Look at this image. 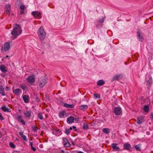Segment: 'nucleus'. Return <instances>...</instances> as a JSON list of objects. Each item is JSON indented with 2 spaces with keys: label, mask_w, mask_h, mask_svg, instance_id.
I'll return each instance as SVG.
<instances>
[{
  "label": "nucleus",
  "mask_w": 153,
  "mask_h": 153,
  "mask_svg": "<svg viewBox=\"0 0 153 153\" xmlns=\"http://www.w3.org/2000/svg\"><path fill=\"white\" fill-rule=\"evenodd\" d=\"M65 114V112L64 111L59 112V117H62V116L64 117Z\"/></svg>",
  "instance_id": "31"
},
{
  "label": "nucleus",
  "mask_w": 153,
  "mask_h": 153,
  "mask_svg": "<svg viewBox=\"0 0 153 153\" xmlns=\"http://www.w3.org/2000/svg\"><path fill=\"white\" fill-rule=\"evenodd\" d=\"M114 112L117 115H121L122 114V110L119 107H115L114 109Z\"/></svg>",
  "instance_id": "4"
},
{
  "label": "nucleus",
  "mask_w": 153,
  "mask_h": 153,
  "mask_svg": "<svg viewBox=\"0 0 153 153\" xmlns=\"http://www.w3.org/2000/svg\"><path fill=\"white\" fill-rule=\"evenodd\" d=\"M88 106L87 105H82L79 106V109L83 111H84L85 110L88 108Z\"/></svg>",
  "instance_id": "22"
},
{
  "label": "nucleus",
  "mask_w": 153,
  "mask_h": 153,
  "mask_svg": "<svg viewBox=\"0 0 153 153\" xmlns=\"http://www.w3.org/2000/svg\"><path fill=\"white\" fill-rule=\"evenodd\" d=\"M5 1H8L9 0H4Z\"/></svg>",
  "instance_id": "61"
},
{
  "label": "nucleus",
  "mask_w": 153,
  "mask_h": 153,
  "mask_svg": "<svg viewBox=\"0 0 153 153\" xmlns=\"http://www.w3.org/2000/svg\"><path fill=\"white\" fill-rule=\"evenodd\" d=\"M20 87L21 88H22L23 90H25L27 88L26 86L24 85L23 84L21 85Z\"/></svg>",
  "instance_id": "40"
},
{
  "label": "nucleus",
  "mask_w": 153,
  "mask_h": 153,
  "mask_svg": "<svg viewBox=\"0 0 153 153\" xmlns=\"http://www.w3.org/2000/svg\"><path fill=\"white\" fill-rule=\"evenodd\" d=\"M71 143H72V144L74 146L75 145V144L76 143L75 142V141L74 142H73V140H72Z\"/></svg>",
  "instance_id": "50"
},
{
  "label": "nucleus",
  "mask_w": 153,
  "mask_h": 153,
  "mask_svg": "<svg viewBox=\"0 0 153 153\" xmlns=\"http://www.w3.org/2000/svg\"><path fill=\"white\" fill-rule=\"evenodd\" d=\"M22 98L25 102L26 103L28 102L29 101V97L28 95H24Z\"/></svg>",
  "instance_id": "19"
},
{
  "label": "nucleus",
  "mask_w": 153,
  "mask_h": 153,
  "mask_svg": "<svg viewBox=\"0 0 153 153\" xmlns=\"http://www.w3.org/2000/svg\"><path fill=\"white\" fill-rule=\"evenodd\" d=\"M31 149L34 152H35L36 150V149L33 146L31 147Z\"/></svg>",
  "instance_id": "47"
},
{
  "label": "nucleus",
  "mask_w": 153,
  "mask_h": 153,
  "mask_svg": "<svg viewBox=\"0 0 153 153\" xmlns=\"http://www.w3.org/2000/svg\"><path fill=\"white\" fill-rule=\"evenodd\" d=\"M73 128V129L74 130L77 131V129L76 128V127L74 126H72Z\"/></svg>",
  "instance_id": "46"
},
{
  "label": "nucleus",
  "mask_w": 153,
  "mask_h": 153,
  "mask_svg": "<svg viewBox=\"0 0 153 153\" xmlns=\"http://www.w3.org/2000/svg\"><path fill=\"white\" fill-rule=\"evenodd\" d=\"M124 149L126 150H129L131 148L130 144L128 143H125L123 146Z\"/></svg>",
  "instance_id": "12"
},
{
  "label": "nucleus",
  "mask_w": 153,
  "mask_h": 153,
  "mask_svg": "<svg viewBox=\"0 0 153 153\" xmlns=\"http://www.w3.org/2000/svg\"><path fill=\"white\" fill-rule=\"evenodd\" d=\"M140 146V144H138V145H135L134 146V147L136 150L137 151H140L141 150L140 148L139 147Z\"/></svg>",
  "instance_id": "32"
},
{
  "label": "nucleus",
  "mask_w": 153,
  "mask_h": 153,
  "mask_svg": "<svg viewBox=\"0 0 153 153\" xmlns=\"http://www.w3.org/2000/svg\"><path fill=\"white\" fill-rule=\"evenodd\" d=\"M37 33L41 40L43 41L45 38L46 34L44 31L43 27L42 26H41L39 29Z\"/></svg>",
  "instance_id": "2"
},
{
  "label": "nucleus",
  "mask_w": 153,
  "mask_h": 153,
  "mask_svg": "<svg viewBox=\"0 0 153 153\" xmlns=\"http://www.w3.org/2000/svg\"><path fill=\"white\" fill-rule=\"evenodd\" d=\"M35 101L37 102H38L40 101L39 99L38 98V97H37L35 98Z\"/></svg>",
  "instance_id": "43"
},
{
  "label": "nucleus",
  "mask_w": 153,
  "mask_h": 153,
  "mask_svg": "<svg viewBox=\"0 0 153 153\" xmlns=\"http://www.w3.org/2000/svg\"><path fill=\"white\" fill-rule=\"evenodd\" d=\"M3 100V101H6L7 100V99L6 98H4Z\"/></svg>",
  "instance_id": "55"
},
{
  "label": "nucleus",
  "mask_w": 153,
  "mask_h": 153,
  "mask_svg": "<svg viewBox=\"0 0 153 153\" xmlns=\"http://www.w3.org/2000/svg\"><path fill=\"white\" fill-rule=\"evenodd\" d=\"M5 11L8 13H9L11 10L10 6L9 4L6 5L5 6Z\"/></svg>",
  "instance_id": "23"
},
{
  "label": "nucleus",
  "mask_w": 153,
  "mask_h": 153,
  "mask_svg": "<svg viewBox=\"0 0 153 153\" xmlns=\"http://www.w3.org/2000/svg\"><path fill=\"white\" fill-rule=\"evenodd\" d=\"M74 118L73 116H71L67 118V122L69 124H71L74 122Z\"/></svg>",
  "instance_id": "15"
},
{
  "label": "nucleus",
  "mask_w": 153,
  "mask_h": 153,
  "mask_svg": "<svg viewBox=\"0 0 153 153\" xmlns=\"http://www.w3.org/2000/svg\"><path fill=\"white\" fill-rule=\"evenodd\" d=\"M76 152V151H75L74 152V153H84L83 152L81 151H79V152Z\"/></svg>",
  "instance_id": "51"
},
{
  "label": "nucleus",
  "mask_w": 153,
  "mask_h": 153,
  "mask_svg": "<svg viewBox=\"0 0 153 153\" xmlns=\"http://www.w3.org/2000/svg\"><path fill=\"white\" fill-rule=\"evenodd\" d=\"M61 152L62 153H65V151H64V150H62L61 151Z\"/></svg>",
  "instance_id": "54"
},
{
  "label": "nucleus",
  "mask_w": 153,
  "mask_h": 153,
  "mask_svg": "<svg viewBox=\"0 0 153 153\" xmlns=\"http://www.w3.org/2000/svg\"><path fill=\"white\" fill-rule=\"evenodd\" d=\"M22 137L25 141H27V137L25 135H23Z\"/></svg>",
  "instance_id": "42"
},
{
  "label": "nucleus",
  "mask_w": 153,
  "mask_h": 153,
  "mask_svg": "<svg viewBox=\"0 0 153 153\" xmlns=\"http://www.w3.org/2000/svg\"><path fill=\"white\" fill-rule=\"evenodd\" d=\"M104 21V19H102L100 20L99 21H97V25H96V27H97V28H99L100 27H101V24H100V25H99V23H102L103 21Z\"/></svg>",
  "instance_id": "24"
},
{
  "label": "nucleus",
  "mask_w": 153,
  "mask_h": 153,
  "mask_svg": "<svg viewBox=\"0 0 153 153\" xmlns=\"http://www.w3.org/2000/svg\"><path fill=\"white\" fill-rule=\"evenodd\" d=\"M25 117L27 118H30L31 117V111H26L24 114Z\"/></svg>",
  "instance_id": "17"
},
{
  "label": "nucleus",
  "mask_w": 153,
  "mask_h": 153,
  "mask_svg": "<svg viewBox=\"0 0 153 153\" xmlns=\"http://www.w3.org/2000/svg\"><path fill=\"white\" fill-rule=\"evenodd\" d=\"M117 143H113L111 144V146L113 150L119 151H120V149L119 147L117 146Z\"/></svg>",
  "instance_id": "14"
},
{
  "label": "nucleus",
  "mask_w": 153,
  "mask_h": 153,
  "mask_svg": "<svg viewBox=\"0 0 153 153\" xmlns=\"http://www.w3.org/2000/svg\"><path fill=\"white\" fill-rule=\"evenodd\" d=\"M19 8L21 10H25V6L23 4L21 5L20 6Z\"/></svg>",
  "instance_id": "41"
},
{
  "label": "nucleus",
  "mask_w": 153,
  "mask_h": 153,
  "mask_svg": "<svg viewBox=\"0 0 153 153\" xmlns=\"http://www.w3.org/2000/svg\"><path fill=\"white\" fill-rule=\"evenodd\" d=\"M30 145L31 146V147H32V146H33V142H30Z\"/></svg>",
  "instance_id": "52"
},
{
  "label": "nucleus",
  "mask_w": 153,
  "mask_h": 153,
  "mask_svg": "<svg viewBox=\"0 0 153 153\" xmlns=\"http://www.w3.org/2000/svg\"><path fill=\"white\" fill-rule=\"evenodd\" d=\"M32 128L33 129V130L35 132H36L38 129V128L37 127H36L34 126H33L32 127Z\"/></svg>",
  "instance_id": "39"
},
{
  "label": "nucleus",
  "mask_w": 153,
  "mask_h": 153,
  "mask_svg": "<svg viewBox=\"0 0 153 153\" xmlns=\"http://www.w3.org/2000/svg\"><path fill=\"white\" fill-rule=\"evenodd\" d=\"M27 80L28 81V83L32 84V83L34 82L35 81L34 79V76H29L27 78Z\"/></svg>",
  "instance_id": "10"
},
{
  "label": "nucleus",
  "mask_w": 153,
  "mask_h": 153,
  "mask_svg": "<svg viewBox=\"0 0 153 153\" xmlns=\"http://www.w3.org/2000/svg\"><path fill=\"white\" fill-rule=\"evenodd\" d=\"M150 118L153 121V113H151Z\"/></svg>",
  "instance_id": "49"
},
{
  "label": "nucleus",
  "mask_w": 153,
  "mask_h": 153,
  "mask_svg": "<svg viewBox=\"0 0 153 153\" xmlns=\"http://www.w3.org/2000/svg\"><path fill=\"white\" fill-rule=\"evenodd\" d=\"M13 92L14 94L16 95H18L22 93L21 90L19 88H16L15 90H13Z\"/></svg>",
  "instance_id": "20"
},
{
  "label": "nucleus",
  "mask_w": 153,
  "mask_h": 153,
  "mask_svg": "<svg viewBox=\"0 0 153 153\" xmlns=\"http://www.w3.org/2000/svg\"><path fill=\"white\" fill-rule=\"evenodd\" d=\"M46 98H47V99L48 100H49V98H48V97H46Z\"/></svg>",
  "instance_id": "59"
},
{
  "label": "nucleus",
  "mask_w": 153,
  "mask_h": 153,
  "mask_svg": "<svg viewBox=\"0 0 153 153\" xmlns=\"http://www.w3.org/2000/svg\"><path fill=\"white\" fill-rule=\"evenodd\" d=\"M143 109L145 112H149V107L148 105H145L143 108Z\"/></svg>",
  "instance_id": "30"
},
{
  "label": "nucleus",
  "mask_w": 153,
  "mask_h": 153,
  "mask_svg": "<svg viewBox=\"0 0 153 153\" xmlns=\"http://www.w3.org/2000/svg\"><path fill=\"white\" fill-rule=\"evenodd\" d=\"M38 117L39 118L40 120H42L43 119V117L41 113H39L38 114Z\"/></svg>",
  "instance_id": "36"
},
{
  "label": "nucleus",
  "mask_w": 153,
  "mask_h": 153,
  "mask_svg": "<svg viewBox=\"0 0 153 153\" xmlns=\"http://www.w3.org/2000/svg\"><path fill=\"white\" fill-rule=\"evenodd\" d=\"M1 109L4 112L7 111L10 112L11 111L10 109L8 108L6 105H3L1 107Z\"/></svg>",
  "instance_id": "18"
},
{
  "label": "nucleus",
  "mask_w": 153,
  "mask_h": 153,
  "mask_svg": "<svg viewBox=\"0 0 153 153\" xmlns=\"http://www.w3.org/2000/svg\"><path fill=\"white\" fill-rule=\"evenodd\" d=\"M144 117L141 116L138 117L137 119V123L138 124H141L144 121Z\"/></svg>",
  "instance_id": "13"
},
{
  "label": "nucleus",
  "mask_w": 153,
  "mask_h": 153,
  "mask_svg": "<svg viewBox=\"0 0 153 153\" xmlns=\"http://www.w3.org/2000/svg\"><path fill=\"white\" fill-rule=\"evenodd\" d=\"M65 153H70L69 152H66Z\"/></svg>",
  "instance_id": "60"
},
{
  "label": "nucleus",
  "mask_w": 153,
  "mask_h": 153,
  "mask_svg": "<svg viewBox=\"0 0 153 153\" xmlns=\"http://www.w3.org/2000/svg\"><path fill=\"white\" fill-rule=\"evenodd\" d=\"M46 79L43 77H41L40 80H39V86L41 88H42L47 83Z\"/></svg>",
  "instance_id": "3"
},
{
  "label": "nucleus",
  "mask_w": 153,
  "mask_h": 153,
  "mask_svg": "<svg viewBox=\"0 0 153 153\" xmlns=\"http://www.w3.org/2000/svg\"><path fill=\"white\" fill-rule=\"evenodd\" d=\"M105 83V82L102 79L98 81L97 82V85L100 86L104 85Z\"/></svg>",
  "instance_id": "29"
},
{
  "label": "nucleus",
  "mask_w": 153,
  "mask_h": 153,
  "mask_svg": "<svg viewBox=\"0 0 153 153\" xmlns=\"http://www.w3.org/2000/svg\"><path fill=\"white\" fill-rule=\"evenodd\" d=\"M25 10H21L20 11V14L21 15H23L24 13Z\"/></svg>",
  "instance_id": "45"
},
{
  "label": "nucleus",
  "mask_w": 153,
  "mask_h": 153,
  "mask_svg": "<svg viewBox=\"0 0 153 153\" xmlns=\"http://www.w3.org/2000/svg\"><path fill=\"white\" fill-rule=\"evenodd\" d=\"M82 129L84 130H86L89 129L88 124L87 123H84L83 125Z\"/></svg>",
  "instance_id": "27"
},
{
  "label": "nucleus",
  "mask_w": 153,
  "mask_h": 153,
  "mask_svg": "<svg viewBox=\"0 0 153 153\" xmlns=\"http://www.w3.org/2000/svg\"><path fill=\"white\" fill-rule=\"evenodd\" d=\"M94 97L96 99H100V96L98 94H95Z\"/></svg>",
  "instance_id": "37"
},
{
  "label": "nucleus",
  "mask_w": 153,
  "mask_h": 153,
  "mask_svg": "<svg viewBox=\"0 0 153 153\" xmlns=\"http://www.w3.org/2000/svg\"><path fill=\"white\" fill-rule=\"evenodd\" d=\"M1 76H2V77H4L5 76V74H1Z\"/></svg>",
  "instance_id": "57"
},
{
  "label": "nucleus",
  "mask_w": 153,
  "mask_h": 153,
  "mask_svg": "<svg viewBox=\"0 0 153 153\" xmlns=\"http://www.w3.org/2000/svg\"><path fill=\"white\" fill-rule=\"evenodd\" d=\"M37 13V12L36 11H33L32 12V14L35 18H38V19H40L42 18L41 16V13L40 12H39Z\"/></svg>",
  "instance_id": "8"
},
{
  "label": "nucleus",
  "mask_w": 153,
  "mask_h": 153,
  "mask_svg": "<svg viewBox=\"0 0 153 153\" xmlns=\"http://www.w3.org/2000/svg\"><path fill=\"white\" fill-rule=\"evenodd\" d=\"M4 88L3 87L1 86L0 85V93L2 95V96H5V94L4 92Z\"/></svg>",
  "instance_id": "28"
},
{
  "label": "nucleus",
  "mask_w": 153,
  "mask_h": 153,
  "mask_svg": "<svg viewBox=\"0 0 153 153\" xmlns=\"http://www.w3.org/2000/svg\"><path fill=\"white\" fill-rule=\"evenodd\" d=\"M123 77L122 74H117L114 76L112 79L111 82L113 81L114 80H118L122 79Z\"/></svg>",
  "instance_id": "9"
},
{
  "label": "nucleus",
  "mask_w": 153,
  "mask_h": 153,
  "mask_svg": "<svg viewBox=\"0 0 153 153\" xmlns=\"http://www.w3.org/2000/svg\"><path fill=\"white\" fill-rule=\"evenodd\" d=\"M0 69L3 72L5 73L7 71L6 67L4 65H1L0 66Z\"/></svg>",
  "instance_id": "21"
},
{
  "label": "nucleus",
  "mask_w": 153,
  "mask_h": 153,
  "mask_svg": "<svg viewBox=\"0 0 153 153\" xmlns=\"http://www.w3.org/2000/svg\"><path fill=\"white\" fill-rule=\"evenodd\" d=\"M53 134H54L56 136H58L62 134L61 130L59 129H55L52 132Z\"/></svg>",
  "instance_id": "11"
},
{
  "label": "nucleus",
  "mask_w": 153,
  "mask_h": 153,
  "mask_svg": "<svg viewBox=\"0 0 153 153\" xmlns=\"http://www.w3.org/2000/svg\"><path fill=\"white\" fill-rule=\"evenodd\" d=\"M10 47V45L9 43L7 42L4 44V46L1 48V49L2 51L5 52L9 50Z\"/></svg>",
  "instance_id": "7"
},
{
  "label": "nucleus",
  "mask_w": 153,
  "mask_h": 153,
  "mask_svg": "<svg viewBox=\"0 0 153 153\" xmlns=\"http://www.w3.org/2000/svg\"><path fill=\"white\" fill-rule=\"evenodd\" d=\"M64 132L67 135H69L70 134V131L68 128H66Z\"/></svg>",
  "instance_id": "33"
},
{
  "label": "nucleus",
  "mask_w": 153,
  "mask_h": 153,
  "mask_svg": "<svg viewBox=\"0 0 153 153\" xmlns=\"http://www.w3.org/2000/svg\"><path fill=\"white\" fill-rule=\"evenodd\" d=\"M62 143L63 144L65 148L69 147L71 146V144L69 141L66 138L63 137Z\"/></svg>",
  "instance_id": "6"
},
{
  "label": "nucleus",
  "mask_w": 153,
  "mask_h": 153,
  "mask_svg": "<svg viewBox=\"0 0 153 153\" xmlns=\"http://www.w3.org/2000/svg\"><path fill=\"white\" fill-rule=\"evenodd\" d=\"M9 145L13 149H14L16 148V146L15 144L12 142H10L9 143Z\"/></svg>",
  "instance_id": "35"
},
{
  "label": "nucleus",
  "mask_w": 153,
  "mask_h": 153,
  "mask_svg": "<svg viewBox=\"0 0 153 153\" xmlns=\"http://www.w3.org/2000/svg\"><path fill=\"white\" fill-rule=\"evenodd\" d=\"M78 118H74V120H75L76 121H78Z\"/></svg>",
  "instance_id": "53"
},
{
  "label": "nucleus",
  "mask_w": 153,
  "mask_h": 153,
  "mask_svg": "<svg viewBox=\"0 0 153 153\" xmlns=\"http://www.w3.org/2000/svg\"><path fill=\"white\" fill-rule=\"evenodd\" d=\"M73 128L72 127H70L69 128V131L71 130Z\"/></svg>",
  "instance_id": "56"
},
{
  "label": "nucleus",
  "mask_w": 153,
  "mask_h": 153,
  "mask_svg": "<svg viewBox=\"0 0 153 153\" xmlns=\"http://www.w3.org/2000/svg\"><path fill=\"white\" fill-rule=\"evenodd\" d=\"M23 132L22 131H20L19 132V134L21 136V137L24 135L23 134Z\"/></svg>",
  "instance_id": "48"
},
{
  "label": "nucleus",
  "mask_w": 153,
  "mask_h": 153,
  "mask_svg": "<svg viewBox=\"0 0 153 153\" xmlns=\"http://www.w3.org/2000/svg\"><path fill=\"white\" fill-rule=\"evenodd\" d=\"M147 84L149 85L150 86L152 84V80L151 78L149 79L148 80H147L146 81Z\"/></svg>",
  "instance_id": "34"
},
{
  "label": "nucleus",
  "mask_w": 153,
  "mask_h": 153,
  "mask_svg": "<svg viewBox=\"0 0 153 153\" xmlns=\"http://www.w3.org/2000/svg\"><path fill=\"white\" fill-rule=\"evenodd\" d=\"M110 129L109 128H105L103 129L102 130V132L108 134L110 132Z\"/></svg>",
  "instance_id": "26"
},
{
  "label": "nucleus",
  "mask_w": 153,
  "mask_h": 153,
  "mask_svg": "<svg viewBox=\"0 0 153 153\" xmlns=\"http://www.w3.org/2000/svg\"><path fill=\"white\" fill-rule=\"evenodd\" d=\"M5 89L6 91H9L10 89V87L7 86L5 88Z\"/></svg>",
  "instance_id": "44"
},
{
  "label": "nucleus",
  "mask_w": 153,
  "mask_h": 153,
  "mask_svg": "<svg viewBox=\"0 0 153 153\" xmlns=\"http://www.w3.org/2000/svg\"><path fill=\"white\" fill-rule=\"evenodd\" d=\"M22 32L21 28L19 25L15 24L13 29L11 32V34L13 36V39H16L17 37L22 33Z\"/></svg>",
  "instance_id": "1"
},
{
  "label": "nucleus",
  "mask_w": 153,
  "mask_h": 153,
  "mask_svg": "<svg viewBox=\"0 0 153 153\" xmlns=\"http://www.w3.org/2000/svg\"><path fill=\"white\" fill-rule=\"evenodd\" d=\"M17 118L18 121L20 123H21L23 125L25 124V123L24 120L22 118V116L20 115H19L17 116Z\"/></svg>",
  "instance_id": "16"
},
{
  "label": "nucleus",
  "mask_w": 153,
  "mask_h": 153,
  "mask_svg": "<svg viewBox=\"0 0 153 153\" xmlns=\"http://www.w3.org/2000/svg\"><path fill=\"white\" fill-rule=\"evenodd\" d=\"M8 57V56L7 55L5 57V59H7Z\"/></svg>",
  "instance_id": "58"
},
{
  "label": "nucleus",
  "mask_w": 153,
  "mask_h": 153,
  "mask_svg": "<svg viewBox=\"0 0 153 153\" xmlns=\"http://www.w3.org/2000/svg\"><path fill=\"white\" fill-rule=\"evenodd\" d=\"M81 139H79V138H76L75 140V142L77 144V143H79L80 142H82L81 141V140H82Z\"/></svg>",
  "instance_id": "38"
},
{
  "label": "nucleus",
  "mask_w": 153,
  "mask_h": 153,
  "mask_svg": "<svg viewBox=\"0 0 153 153\" xmlns=\"http://www.w3.org/2000/svg\"><path fill=\"white\" fill-rule=\"evenodd\" d=\"M137 36L140 41L141 42L143 41L144 40L143 37L142 35V33L140 29H137Z\"/></svg>",
  "instance_id": "5"
},
{
  "label": "nucleus",
  "mask_w": 153,
  "mask_h": 153,
  "mask_svg": "<svg viewBox=\"0 0 153 153\" xmlns=\"http://www.w3.org/2000/svg\"><path fill=\"white\" fill-rule=\"evenodd\" d=\"M64 106L65 107L69 108H73L74 107V104H69L67 103H65L64 104Z\"/></svg>",
  "instance_id": "25"
}]
</instances>
